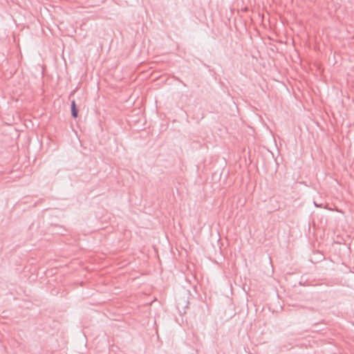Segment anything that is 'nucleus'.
Returning <instances> with one entry per match:
<instances>
[{
	"mask_svg": "<svg viewBox=\"0 0 354 354\" xmlns=\"http://www.w3.org/2000/svg\"><path fill=\"white\" fill-rule=\"evenodd\" d=\"M71 115L74 118H76L78 116V109L74 100L71 102Z\"/></svg>",
	"mask_w": 354,
	"mask_h": 354,
	"instance_id": "f257e3e1",
	"label": "nucleus"
},
{
	"mask_svg": "<svg viewBox=\"0 0 354 354\" xmlns=\"http://www.w3.org/2000/svg\"><path fill=\"white\" fill-rule=\"evenodd\" d=\"M314 204H315V205L316 207H322V204H319H319H318V203H317L315 201L314 202Z\"/></svg>",
	"mask_w": 354,
	"mask_h": 354,
	"instance_id": "f03ea898",
	"label": "nucleus"
},
{
	"mask_svg": "<svg viewBox=\"0 0 354 354\" xmlns=\"http://www.w3.org/2000/svg\"><path fill=\"white\" fill-rule=\"evenodd\" d=\"M180 82L183 84V86H186V84L184 82H183L182 81H180Z\"/></svg>",
	"mask_w": 354,
	"mask_h": 354,
	"instance_id": "7ed1b4c3",
	"label": "nucleus"
}]
</instances>
